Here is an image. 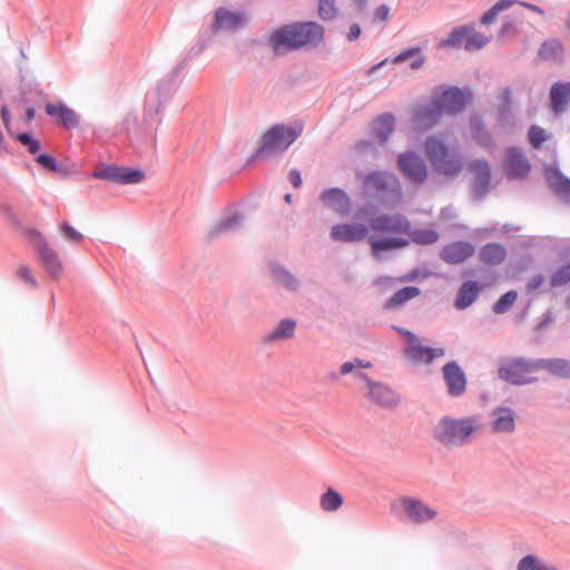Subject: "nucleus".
Instances as JSON below:
<instances>
[{
  "label": "nucleus",
  "mask_w": 570,
  "mask_h": 570,
  "mask_svg": "<svg viewBox=\"0 0 570 570\" xmlns=\"http://www.w3.org/2000/svg\"><path fill=\"white\" fill-rule=\"evenodd\" d=\"M481 288L482 286L478 281L464 282L458 291L454 306L460 311L468 308L478 298Z\"/></svg>",
  "instance_id": "c756f323"
},
{
  "label": "nucleus",
  "mask_w": 570,
  "mask_h": 570,
  "mask_svg": "<svg viewBox=\"0 0 570 570\" xmlns=\"http://www.w3.org/2000/svg\"><path fill=\"white\" fill-rule=\"evenodd\" d=\"M392 328L395 332H397L400 335L405 337L407 341V344H414L419 341L417 336L413 332H411L404 327L393 325Z\"/></svg>",
  "instance_id": "69168bd1"
},
{
  "label": "nucleus",
  "mask_w": 570,
  "mask_h": 570,
  "mask_svg": "<svg viewBox=\"0 0 570 570\" xmlns=\"http://www.w3.org/2000/svg\"><path fill=\"white\" fill-rule=\"evenodd\" d=\"M470 129L472 138L475 142L487 149H490L494 146V140L490 130L485 127L482 118L480 116H471L470 118Z\"/></svg>",
  "instance_id": "2f4dec72"
},
{
  "label": "nucleus",
  "mask_w": 570,
  "mask_h": 570,
  "mask_svg": "<svg viewBox=\"0 0 570 570\" xmlns=\"http://www.w3.org/2000/svg\"><path fill=\"white\" fill-rule=\"evenodd\" d=\"M355 367H371V363L364 362L361 358H355L353 362L352 361L344 362L341 365L340 372L342 375H345V374L351 373Z\"/></svg>",
  "instance_id": "052dcab7"
},
{
  "label": "nucleus",
  "mask_w": 570,
  "mask_h": 570,
  "mask_svg": "<svg viewBox=\"0 0 570 570\" xmlns=\"http://www.w3.org/2000/svg\"><path fill=\"white\" fill-rule=\"evenodd\" d=\"M18 276L26 283L30 284L33 288L38 287V281L35 278L28 266H20L18 269Z\"/></svg>",
  "instance_id": "e2e57ef3"
},
{
  "label": "nucleus",
  "mask_w": 570,
  "mask_h": 570,
  "mask_svg": "<svg viewBox=\"0 0 570 570\" xmlns=\"http://www.w3.org/2000/svg\"><path fill=\"white\" fill-rule=\"evenodd\" d=\"M471 33V28L468 26H460L451 30L446 38L442 39L441 47L445 48H460L466 40L468 35Z\"/></svg>",
  "instance_id": "ea45409f"
},
{
  "label": "nucleus",
  "mask_w": 570,
  "mask_h": 570,
  "mask_svg": "<svg viewBox=\"0 0 570 570\" xmlns=\"http://www.w3.org/2000/svg\"><path fill=\"white\" fill-rule=\"evenodd\" d=\"M295 328H296V321L293 318H283L277 326L266 333L263 336V343L271 344L274 342H278L282 340H288L292 338L295 335Z\"/></svg>",
  "instance_id": "473e14b6"
},
{
  "label": "nucleus",
  "mask_w": 570,
  "mask_h": 570,
  "mask_svg": "<svg viewBox=\"0 0 570 570\" xmlns=\"http://www.w3.org/2000/svg\"><path fill=\"white\" fill-rule=\"evenodd\" d=\"M399 180L394 174L383 170L370 171L363 179L365 189L382 195L392 193L394 189L399 188Z\"/></svg>",
  "instance_id": "2eb2a0df"
},
{
  "label": "nucleus",
  "mask_w": 570,
  "mask_h": 570,
  "mask_svg": "<svg viewBox=\"0 0 570 570\" xmlns=\"http://www.w3.org/2000/svg\"><path fill=\"white\" fill-rule=\"evenodd\" d=\"M188 60V57L179 60L171 71L158 81L156 89L148 94L160 100V102H167L176 91L178 87V77L187 68Z\"/></svg>",
  "instance_id": "f8f14e48"
},
{
  "label": "nucleus",
  "mask_w": 570,
  "mask_h": 570,
  "mask_svg": "<svg viewBox=\"0 0 570 570\" xmlns=\"http://www.w3.org/2000/svg\"><path fill=\"white\" fill-rule=\"evenodd\" d=\"M501 105L499 107L512 108V91L510 87H504L500 95Z\"/></svg>",
  "instance_id": "774afa93"
},
{
  "label": "nucleus",
  "mask_w": 570,
  "mask_h": 570,
  "mask_svg": "<svg viewBox=\"0 0 570 570\" xmlns=\"http://www.w3.org/2000/svg\"><path fill=\"white\" fill-rule=\"evenodd\" d=\"M269 271L274 282L286 291L296 292L299 288V281L279 263L272 262Z\"/></svg>",
  "instance_id": "7c9ffc66"
},
{
  "label": "nucleus",
  "mask_w": 570,
  "mask_h": 570,
  "mask_svg": "<svg viewBox=\"0 0 570 570\" xmlns=\"http://www.w3.org/2000/svg\"><path fill=\"white\" fill-rule=\"evenodd\" d=\"M45 111L55 119L56 125L65 129H75L80 125L79 115L62 101L47 102Z\"/></svg>",
  "instance_id": "4468645a"
},
{
  "label": "nucleus",
  "mask_w": 570,
  "mask_h": 570,
  "mask_svg": "<svg viewBox=\"0 0 570 570\" xmlns=\"http://www.w3.org/2000/svg\"><path fill=\"white\" fill-rule=\"evenodd\" d=\"M392 233L406 234L410 236L412 230L410 220L401 214L392 215Z\"/></svg>",
  "instance_id": "864d4df0"
},
{
  "label": "nucleus",
  "mask_w": 570,
  "mask_h": 570,
  "mask_svg": "<svg viewBox=\"0 0 570 570\" xmlns=\"http://www.w3.org/2000/svg\"><path fill=\"white\" fill-rule=\"evenodd\" d=\"M440 238V234L435 229L429 228H415L412 229L407 239L417 245H432L436 243Z\"/></svg>",
  "instance_id": "a19ab883"
},
{
  "label": "nucleus",
  "mask_w": 570,
  "mask_h": 570,
  "mask_svg": "<svg viewBox=\"0 0 570 570\" xmlns=\"http://www.w3.org/2000/svg\"><path fill=\"white\" fill-rule=\"evenodd\" d=\"M402 507L404 509V512L406 513L407 518L413 523H424L428 521L433 520L438 512L428 507L423 501L420 499L414 498H402L401 500Z\"/></svg>",
  "instance_id": "412c9836"
},
{
  "label": "nucleus",
  "mask_w": 570,
  "mask_h": 570,
  "mask_svg": "<svg viewBox=\"0 0 570 570\" xmlns=\"http://www.w3.org/2000/svg\"><path fill=\"white\" fill-rule=\"evenodd\" d=\"M405 355L414 362L431 363L444 355V348L422 345L417 341L414 344H407Z\"/></svg>",
  "instance_id": "a878e982"
},
{
  "label": "nucleus",
  "mask_w": 570,
  "mask_h": 570,
  "mask_svg": "<svg viewBox=\"0 0 570 570\" xmlns=\"http://www.w3.org/2000/svg\"><path fill=\"white\" fill-rule=\"evenodd\" d=\"M391 63L400 65L402 62L409 61V66L413 70L421 69L425 61L426 57L422 53V49L420 47H409L397 53L394 57H390Z\"/></svg>",
  "instance_id": "72a5a7b5"
},
{
  "label": "nucleus",
  "mask_w": 570,
  "mask_h": 570,
  "mask_svg": "<svg viewBox=\"0 0 570 570\" xmlns=\"http://www.w3.org/2000/svg\"><path fill=\"white\" fill-rule=\"evenodd\" d=\"M570 283V261L561 265L551 276V287H559Z\"/></svg>",
  "instance_id": "3c124183"
},
{
  "label": "nucleus",
  "mask_w": 570,
  "mask_h": 570,
  "mask_svg": "<svg viewBox=\"0 0 570 570\" xmlns=\"http://www.w3.org/2000/svg\"><path fill=\"white\" fill-rule=\"evenodd\" d=\"M518 32L517 22L513 18H505L501 24L499 30V38H505L511 35H515Z\"/></svg>",
  "instance_id": "bf43d9fd"
},
{
  "label": "nucleus",
  "mask_w": 570,
  "mask_h": 570,
  "mask_svg": "<svg viewBox=\"0 0 570 570\" xmlns=\"http://www.w3.org/2000/svg\"><path fill=\"white\" fill-rule=\"evenodd\" d=\"M35 161H37L45 169L57 173V174H68V169L66 165L58 161L51 154L49 153H40L35 157Z\"/></svg>",
  "instance_id": "37998d69"
},
{
  "label": "nucleus",
  "mask_w": 570,
  "mask_h": 570,
  "mask_svg": "<svg viewBox=\"0 0 570 570\" xmlns=\"http://www.w3.org/2000/svg\"><path fill=\"white\" fill-rule=\"evenodd\" d=\"M482 428L481 416L478 414L453 417L445 415L433 428V438L443 446H463L470 444Z\"/></svg>",
  "instance_id": "f03ea898"
},
{
  "label": "nucleus",
  "mask_w": 570,
  "mask_h": 570,
  "mask_svg": "<svg viewBox=\"0 0 570 570\" xmlns=\"http://www.w3.org/2000/svg\"><path fill=\"white\" fill-rule=\"evenodd\" d=\"M287 178L294 188H299L303 184L301 171L297 168H292L288 171Z\"/></svg>",
  "instance_id": "338daca9"
},
{
  "label": "nucleus",
  "mask_w": 570,
  "mask_h": 570,
  "mask_svg": "<svg viewBox=\"0 0 570 570\" xmlns=\"http://www.w3.org/2000/svg\"><path fill=\"white\" fill-rule=\"evenodd\" d=\"M540 370H547L549 373L570 379V361L566 358H539Z\"/></svg>",
  "instance_id": "4c0bfd02"
},
{
  "label": "nucleus",
  "mask_w": 570,
  "mask_h": 570,
  "mask_svg": "<svg viewBox=\"0 0 570 570\" xmlns=\"http://www.w3.org/2000/svg\"><path fill=\"white\" fill-rule=\"evenodd\" d=\"M409 244L410 239L400 236H382L370 238L372 254L375 257H380V255L384 252L404 248L409 246Z\"/></svg>",
  "instance_id": "cd10ccee"
},
{
  "label": "nucleus",
  "mask_w": 570,
  "mask_h": 570,
  "mask_svg": "<svg viewBox=\"0 0 570 570\" xmlns=\"http://www.w3.org/2000/svg\"><path fill=\"white\" fill-rule=\"evenodd\" d=\"M538 56L543 61L561 62L564 59L563 45L559 39H548L540 45Z\"/></svg>",
  "instance_id": "f704fd0d"
},
{
  "label": "nucleus",
  "mask_w": 570,
  "mask_h": 570,
  "mask_svg": "<svg viewBox=\"0 0 570 570\" xmlns=\"http://www.w3.org/2000/svg\"><path fill=\"white\" fill-rule=\"evenodd\" d=\"M443 114L445 112L434 94L426 104L421 105L415 109L414 119L420 125L432 127L439 122Z\"/></svg>",
  "instance_id": "5701e85b"
},
{
  "label": "nucleus",
  "mask_w": 570,
  "mask_h": 570,
  "mask_svg": "<svg viewBox=\"0 0 570 570\" xmlns=\"http://www.w3.org/2000/svg\"><path fill=\"white\" fill-rule=\"evenodd\" d=\"M426 154L434 170L444 176H454L462 170L461 155L450 149L442 140L431 138L426 142Z\"/></svg>",
  "instance_id": "20e7f679"
},
{
  "label": "nucleus",
  "mask_w": 570,
  "mask_h": 570,
  "mask_svg": "<svg viewBox=\"0 0 570 570\" xmlns=\"http://www.w3.org/2000/svg\"><path fill=\"white\" fill-rule=\"evenodd\" d=\"M518 570H558L556 567L546 566L533 554L524 556L518 564Z\"/></svg>",
  "instance_id": "8fccbe9b"
},
{
  "label": "nucleus",
  "mask_w": 570,
  "mask_h": 570,
  "mask_svg": "<svg viewBox=\"0 0 570 570\" xmlns=\"http://www.w3.org/2000/svg\"><path fill=\"white\" fill-rule=\"evenodd\" d=\"M471 169L474 174L472 180L473 197L481 200L491 188V167L488 160L476 159L472 163Z\"/></svg>",
  "instance_id": "f3484780"
},
{
  "label": "nucleus",
  "mask_w": 570,
  "mask_h": 570,
  "mask_svg": "<svg viewBox=\"0 0 570 570\" xmlns=\"http://www.w3.org/2000/svg\"><path fill=\"white\" fill-rule=\"evenodd\" d=\"M474 253V246L466 240H456L445 245L440 252V258L448 264H460Z\"/></svg>",
  "instance_id": "b1692460"
},
{
  "label": "nucleus",
  "mask_w": 570,
  "mask_h": 570,
  "mask_svg": "<svg viewBox=\"0 0 570 570\" xmlns=\"http://www.w3.org/2000/svg\"><path fill=\"white\" fill-rule=\"evenodd\" d=\"M303 130L304 125L301 121L295 122L293 126L274 124L263 134L258 147L247 159L246 165L254 164L266 155L285 153L302 136Z\"/></svg>",
  "instance_id": "7ed1b4c3"
},
{
  "label": "nucleus",
  "mask_w": 570,
  "mask_h": 570,
  "mask_svg": "<svg viewBox=\"0 0 570 570\" xmlns=\"http://www.w3.org/2000/svg\"><path fill=\"white\" fill-rule=\"evenodd\" d=\"M489 39L483 36L482 33H479V32H474V33H469L468 35V38L464 42V48L466 50H474V49H481L482 47H484L487 43H488Z\"/></svg>",
  "instance_id": "4d7b16f0"
},
{
  "label": "nucleus",
  "mask_w": 570,
  "mask_h": 570,
  "mask_svg": "<svg viewBox=\"0 0 570 570\" xmlns=\"http://www.w3.org/2000/svg\"><path fill=\"white\" fill-rule=\"evenodd\" d=\"M518 297V293L513 289L508 291L503 295L500 296V298L493 304L492 311L495 314H503L508 312L511 306L514 304L515 299Z\"/></svg>",
  "instance_id": "de8ad7c7"
},
{
  "label": "nucleus",
  "mask_w": 570,
  "mask_h": 570,
  "mask_svg": "<svg viewBox=\"0 0 570 570\" xmlns=\"http://www.w3.org/2000/svg\"><path fill=\"white\" fill-rule=\"evenodd\" d=\"M0 116H1V119H2V122H3V126L6 127L8 134L10 136H13L14 134L12 132L11 130V117H10V111H9V108L7 105H2L1 109H0Z\"/></svg>",
  "instance_id": "0e129e2a"
},
{
  "label": "nucleus",
  "mask_w": 570,
  "mask_h": 570,
  "mask_svg": "<svg viewBox=\"0 0 570 570\" xmlns=\"http://www.w3.org/2000/svg\"><path fill=\"white\" fill-rule=\"evenodd\" d=\"M390 17V7L385 3L380 4L373 13V22H385Z\"/></svg>",
  "instance_id": "680f3d73"
},
{
  "label": "nucleus",
  "mask_w": 570,
  "mask_h": 570,
  "mask_svg": "<svg viewBox=\"0 0 570 570\" xmlns=\"http://www.w3.org/2000/svg\"><path fill=\"white\" fill-rule=\"evenodd\" d=\"M540 370L539 358L511 357L498 368V376L512 385H524L534 382L535 377H528Z\"/></svg>",
  "instance_id": "39448f33"
},
{
  "label": "nucleus",
  "mask_w": 570,
  "mask_h": 570,
  "mask_svg": "<svg viewBox=\"0 0 570 570\" xmlns=\"http://www.w3.org/2000/svg\"><path fill=\"white\" fill-rule=\"evenodd\" d=\"M442 373L448 394L451 397L462 396L466 391L468 380L461 366L455 361L448 362L443 365Z\"/></svg>",
  "instance_id": "ddd939ff"
},
{
  "label": "nucleus",
  "mask_w": 570,
  "mask_h": 570,
  "mask_svg": "<svg viewBox=\"0 0 570 570\" xmlns=\"http://www.w3.org/2000/svg\"><path fill=\"white\" fill-rule=\"evenodd\" d=\"M505 169L509 178H523L530 173L531 166L519 147L507 148Z\"/></svg>",
  "instance_id": "6ab92c4d"
},
{
  "label": "nucleus",
  "mask_w": 570,
  "mask_h": 570,
  "mask_svg": "<svg viewBox=\"0 0 570 570\" xmlns=\"http://www.w3.org/2000/svg\"><path fill=\"white\" fill-rule=\"evenodd\" d=\"M421 294V289L416 286H405L396 291L390 298H387L383 305L384 309H393L402 306L407 301L417 297Z\"/></svg>",
  "instance_id": "e433bc0d"
},
{
  "label": "nucleus",
  "mask_w": 570,
  "mask_h": 570,
  "mask_svg": "<svg viewBox=\"0 0 570 570\" xmlns=\"http://www.w3.org/2000/svg\"><path fill=\"white\" fill-rule=\"evenodd\" d=\"M343 503V495L333 488H328L320 498V505L325 512L337 511Z\"/></svg>",
  "instance_id": "58836bf2"
},
{
  "label": "nucleus",
  "mask_w": 570,
  "mask_h": 570,
  "mask_svg": "<svg viewBox=\"0 0 570 570\" xmlns=\"http://www.w3.org/2000/svg\"><path fill=\"white\" fill-rule=\"evenodd\" d=\"M324 205L338 215H348L352 200L347 193L338 187H332L322 191L320 196Z\"/></svg>",
  "instance_id": "aec40b11"
},
{
  "label": "nucleus",
  "mask_w": 570,
  "mask_h": 570,
  "mask_svg": "<svg viewBox=\"0 0 570 570\" xmlns=\"http://www.w3.org/2000/svg\"><path fill=\"white\" fill-rule=\"evenodd\" d=\"M392 215L381 214L371 219L370 225L377 233H392Z\"/></svg>",
  "instance_id": "603ef678"
},
{
  "label": "nucleus",
  "mask_w": 570,
  "mask_h": 570,
  "mask_svg": "<svg viewBox=\"0 0 570 570\" xmlns=\"http://www.w3.org/2000/svg\"><path fill=\"white\" fill-rule=\"evenodd\" d=\"M94 178L120 185L139 184L145 179V171L136 167L101 164L91 174Z\"/></svg>",
  "instance_id": "0eeeda50"
},
{
  "label": "nucleus",
  "mask_w": 570,
  "mask_h": 570,
  "mask_svg": "<svg viewBox=\"0 0 570 570\" xmlns=\"http://www.w3.org/2000/svg\"><path fill=\"white\" fill-rule=\"evenodd\" d=\"M549 183L557 195L570 199V178L563 175L559 169L554 170V176L549 178Z\"/></svg>",
  "instance_id": "79ce46f5"
},
{
  "label": "nucleus",
  "mask_w": 570,
  "mask_h": 570,
  "mask_svg": "<svg viewBox=\"0 0 570 570\" xmlns=\"http://www.w3.org/2000/svg\"><path fill=\"white\" fill-rule=\"evenodd\" d=\"M479 257L487 265H500L507 257V249L500 243H488L480 248Z\"/></svg>",
  "instance_id": "c9c22d12"
},
{
  "label": "nucleus",
  "mask_w": 570,
  "mask_h": 570,
  "mask_svg": "<svg viewBox=\"0 0 570 570\" xmlns=\"http://www.w3.org/2000/svg\"><path fill=\"white\" fill-rule=\"evenodd\" d=\"M491 422L492 431L495 433H512L515 430V416L512 409L499 406L493 411Z\"/></svg>",
  "instance_id": "bb28decb"
},
{
  "label": "nucleus",
  "mask_w": 570,
  "mask_h": 570,
  "mask_svg": "<svg viewBox=\"0 0 570 570\" xmlns=\"http://www.w3.org/2000/svg\"><path fill=\"white\" fill-rule=\"evenodd\" d=\"M397 167L402 175L414 185L423 184L429 175L428 165L415 150H407L399 155Z\"/></svg>",
  "instance_id": "1a4fd4ad"
},
{
  "label": "nucleus",
  "mask_w": 570,
  "mask_h": 570,
  "mask_svg": "<svg viewBox=\"0 0 570 570\" xmlns=\"http://www.w3.org/2000/svg\"><path fill=\"white\" fill-rule=\"evenodd\" d=\"M248 22V17L245 12L236 10L232 11L225 7H218L214 11V21L210 26L213 33L220 31H237L244 28Z\"/></svg>",
  "instance_id": "9d476101"
},
{
  "label": "nucleus",
  "mask_w": 570,
  "mask_h": 570,
  "mask_svg": "<svg viewBox=\"0 0 570 570\" xmlns=\"http://www.w3.org/2000/svg\"><path fill=\"white\" fill-rule=\"evenodd\" d=\"M368 234V227L362 223L336 224L331 228L330 236L333 240L343 243H356Z\"/></svg>",
  "instance_id": "a211bd4d"
},
{
  "label": "nucleus",
  "mask_w": 570,
  "mask_h": 570,
  "mask_svg": "<svg viewBox=\"0 0 570 570\" xmlns=\"http://www.w3.org/2000/svg\"><path fill=\"white\" fill-rule=\"evenodd\" d=\"M23 234L33 243L46 272L52 278L58 279L62 274V264L59 255L49 246L45 236L36 228H23Z\"/></svg>",
  "instance_id": "423d86ee"
},
{
  "label": "nucleus",
  "mask_w": 570,
  "mask_h": 570,
  "mask_svg": "<svg viewBox=\"0 0 570 570\" xmlns=\"http://www.w3.org/2000/svg\"><path fill=\"white\" fill-rule=\"evenodd\" d=\"M164 102L147 94L144 106V120L151 121L159 114Z\"/></svg>",
  "instance_id": "09e8293b"
},
{
  "label": "nucleus",
  "mask_w": 570,
  "mask_h": 570,
  "mask_svg": "<svg viewBox=\"0 0 570 570\" xmlns=\"http://www.w3.org/2000/svg\"><path fill=\"white\" fill-rule=\"evenodd\" d=\"M529 142L533 148H540L542 144L548 139L546 130L538 125H532L529 128Z\"/></svg>",
  "instance_id": "5fc2aeb1"
},
{
  "label": "nucleus",
  "mask_w": 570,
  "mask_h": 570,
  "mask_svg": "<svg viewBox=\"0 0 570 570\" xmlns=\"http://www.w3.org/2000/svg\"><path fill=\"white\" fill-rule=\"evenodd\" d=\"M60 233L69 243L78 244L82 242L83 235L73 228L68 222H62L59 226Z\"/></svg>",
  "instance_id": "6e6d98bb"
},
{
  "label": "nucleus",
  "mask_w": 570,
  "mask_h": 570,
  "mask_svg": "<svg viewBox=\"0 0 570 570\" xmlns=\"http://www.w3.org/2000/svg\"><path fill=\"white\" fill-rule=\"evenodd\" d=\"M325 38V29L316 21H294L274 29L267 39V46L276 57L301 50L316 48Z\"/></svg>",
  "instance_id": "f257e3e1"
},
{
  "label": "nucleus",
  "mask_w": 570,
  "mask_h": 570,
  "mask_svg": "<svg viewBox=\"0 0 570 570\" xmlns=\"http://www.w3.org/2000/svg\"><path fill=\"white\" fill-rule=\"evenodd\" d=\"M395 130V117L392 112H383L371 122V137L380 145L389 141Z\"/></svg>",
  "instance_id": "4be33fe9"
},
{
  "label": "nucleus",
  "mask_w": 570,
  "mask_h": 570,
  "mask_svg": "<svg viewBox=\"0 0 570 570\" xmlns=\"http://www.w3.org/2000/svg\"><path fill=\"white\" fill-rule=\"evenodd\" d=\"M515 2V0H499L483 13L480 22L485 26L491 24L501 11L509 9Z\"/></svg>",
  "instance_id": "c03bdc74"
},
{
  "label": "nucleus",
  "mask_w": 570,
  "mask_h": 570,
  "mask_svg": "<svg viewBox=\"0 0 570 570\" xmlns=\"http://www.w3.org/2000/svg\"><path fill=\"white\" fill-rule=\"evenodd\" d=\"M445 114L461 112L472 98L470 88L449 86L441 94L436 95Z\"/></svg>",
  "instance_id": "9b49d317"
},
{
  "label": "nucleus",
  "mask_w": 570,
  "mask_h": 570,
  "mask_svg": "<svg viewBox=\"0 0 570 570\" xmlns=\"http://www.w3.org/2000/svg\"><path fill=\"white\" fill-rule=\"evenodd\" d=\"M570 101V81H557L550 89V106L556 112L566 110Z\"/></svg>",
  "instance_id": "c85d7f7f"
},
{
  "label": "nucleus",
  "mask_w": 570,
  "mask_h": 570,
  "mask_svg": "<svg viewBox=\"0 0 570 570\" xmlns=\"http://www.w3.org/2000/svg\"><path fill=\"white\" fill-rule=\"evenodd\" d=\"M498 124L502 128L513 127L512 108H507V107L498 108Z\"/></svg>",
  "instance_id": "13d9d810"
},
{
  "label": "nucleus",
  "mask_w": 570,
  "mask_h": 570,
  "mask_svg": "<svg viewBox=\"0 0 570 570\" xmlns=\"http://www.w3.org/2000/svg\"><path fill=\"white\" fill-rule=\"evenodd\" d=\"M244 222V215L238 210H227L220 219L209 229L208 238L214 239L222 234L236 232Z\"/></svg>",
  "instance_id": "393cba45"
},
{
  "label": "nucleus",
  "mask_w": 570,
  "mask_h": 570,
  "mask_svg": "<svg viewBox=\"0 0 570 570\" xmlns=\"http://www.w3.org/2000/svg\"><path fill=\"white\" fill-rule=\"evenodd\" d=\"M356 376L367 386V399L382 409H395L401 403V395L391 386L370 379L364 372H357Z\"/></svg>",
  "instance_id": "6e6552de"
},
{
  "label": "nucleus",
  "mask_w": 570,
  "mask_h": 570,
  "mask_svg": "<svg viewBox=\"0 0 570 570\" xmlns=\"http://www.w3.org/2000/svg\"><path fill=\"white\" fill-rule=\"evenodd\" d=\"M12 137L24 146L31 155H35V157L40 154L41 142L39 139L35 138L30 131L19 132Z\"/></svg>",
  "instance_id": "49530a36"
},
{
  "label": "nucleus",
  "mask_w": 570,
  "mask_h": 570,
  "mask_svg": "<svg viewBox=\"0 0 570 570\" xmlns=\"http://www.w3.org/2000/svg\"><path fill=\"white\" fill-rule=\"evenodd\" d=\"M18 79L19 94L24 104H31L38 98L46 99L47 95L31 70L20 67Z\"/></svg>",
  "instance_id": "dca6fc26"
},
{
  "label": "nucleus",
  "mask_w": 570,
  "mask_h": 570,
  "mask_svg": "<svg viewBox=\"0 0 570 570\" xmlns=\"http://www.w3.org/2000/svg\"><path fill=\"white\" fill-rule=\"evenodd\" d=\"M317 13L323 21L334 20L338 13L336 0H318Z\"/></svg>",
  "instance_id": "a18cd8bd"
}]
</instances>
